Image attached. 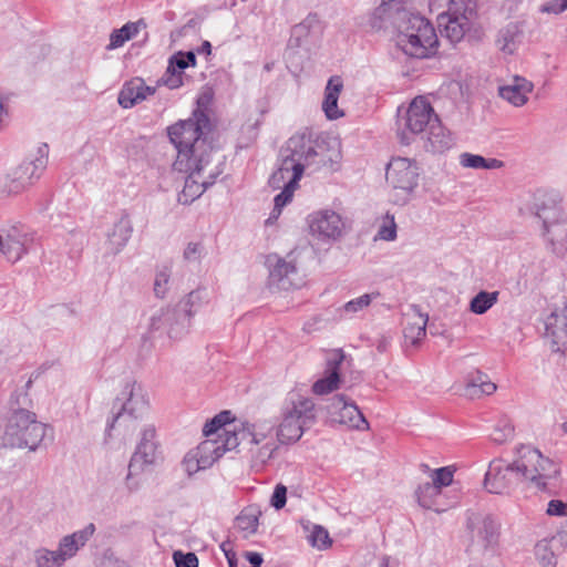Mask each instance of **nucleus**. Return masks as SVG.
Returning a JSON list of instances; mask_svg holds the SVG:
<instances>
[{
    "label": "nucleus",
    "mask_w": 567,
    "mask_h": 567,
    "mask_svg": "<svg viewBox=\"0 0 567 567\" xmlns=\"http://www.w3.org/2000/svg\"><path fill=\"white\" fill-rule=\"evenodd\" d=\"M208 126V116L196 110L189 118L167 127L169 141L177 150L175 171H188L195 162L206 163L212 159L213 147L204 137V131Z\"/></svg>",
    "instance_id": "f257e3e1"
},
{
    "label": "nucleus",
    "mask_w": 567,
    "mask_h": 567,
    "mask_svg": "<svg viewBox=\"0 0 567 567\" xmlns=\"http://www.w3.org/2000/svg\"><path fill=\"white\" fill-rule=\"evenodd\" d=\"M412 1L382 0L371 14V27L375 30L392 28L396 31V37L410 33L416 35L423 32V41L429 45L434 41L435 29L427 19L410 9L409 4Z\"/></svg>",
    "instance_id": "f03ea898"
},
{
    "label": "nucleus",
    "mask_w": 567,
    "mask_h": 567,
    "mask_svg": "<svg viewBox=\"0 0 567 567\" xmlns=\"http://www.w3.org/2000/svg\"><path fill=\"white\" fill-rule=\"evenodd\" d=\"M20 395L18 393L11 395V413L7 417L0 441L4 447H27L30 451H35L45 436L47 426L37 420L35 413L27 409L16 408V405H19Z\"/></svg>",
    "instance_id": "7ed1b4c3"
},
{
    "label": "nucleus",
    "mask_w": 567,
    "mask_h": 567,
    "mask_svg": "<svg viewBox=\"0 0 567 567\" xmlns=\"http://www.w3.org/2000/svg\"><path fill=\"white\" fill-rule=\"evenodd\" d=\"M316 422V405L311 398L290 391L280 410L276 437L281 444L296 443Z\"/></svg>",
    "instance_id": "20e7f679"
},
{
    "label": "nucleus",
    "mask_w": 567,
    "mask_h": 567,
    "mask_svg": "<svg viewBox=\"0 0 567 567\" xmlns=\"http://www.w3.org/2000/svg\"><path fill=\"white\" fill-rule=\"evenodd\" d=\"M514 460L516 475L530 487L547 491L550 482L559 474L557 464L530 445H520Z\"/></svg>",
    "instance_id": "39448f33"
},
{
    "label": "nucleus",
    "mask_w": 567,
    "mask_h": 567,
    "mask_svg": "<svg viewBox=\"0 0 567 567\" xmlns=\"http://www.w3.org/2000/svg\"><path fill=\"white\" fill-rule=\"evenodd\" d=\"M117 401L121 408L107 424L106 431L118 430L124 435L132 434L137 422L144 420L150 412L148 394L140 383L132 382L123 388Z\"/></svg>",
    "instance_id": "423d86ee"
},
{
    "label": "nucleus",
    "mask_w": 567,
    "mask_h": 567,
    "mask_svg": "<svg viewBox=\"0 0 567 567\" xmlns=\"http://www.w3.org/2000/svg\"><path fill=\"white\" fill-rule=\"evenodd\" d=\"M544 200L536 204L537 216L543 220L546 248L558 258L567 257V214L556 206L555 195L539 192Z\"/></svg>",
    "instance_id": "0eeeda50"
},
{
    "label": "nucleus",
    "mask_w": 567,
    "mask_h": 567,
    "mask_svg": "<svg viewBox=\"0 0 567 567\" xmlns=\"http://www.w3.org/2000/svg\"><path fill=\"white\" fill-rule=\"evenodd\" d=\"M95 533L94 524L90 523L84 528L63 536L56 549L40 547L34 550L33 559L37 567H62L65 561L74 558L81 548Z\"/></svg>",
    "instance_id": "6e6552de"
},
{
    "label": "nucleus",
    "mask_w": 567,
    "mask_h": 567,
    "mask_svg": "<svg viewBox=\"0 0 567 567\" xmlns=\"http://www.w3.org/2000/svg\"><path fill=\"white\" fill-rule=\"evenodd\" d=\"M420 169L416 163L405 157H394L386 166L385 178L392 188V200L404 206L412 200L419 187Z\"/></svg>",
    "instance_id": "1a4fd4ad"
},
{
    "label": "nucleus",
    "mask_w": 567,
    "mask_h": 567,
    "mask_svg": "<svg viewBox=\"0 0 567 567\" xmlns=\"http://www.w3.org/2000/svg\"><path fill=\"white\" fill-rule=\"evenodd\" d=\"M239 445L238 434L221 433L220 439H205L197 447L190 450L183 460L188 475L209 468L226 452Z\"/></svg>",
    "instance_id": "9d476101"
},
{
    "label": "nucleus",
    "mask_w": 567,
    "mask_h": 567,
    "mask_svg": "<svg viewBox=\"0 0 567 567\" xmlns=\"http://www.w3.org/2000/svg\"><path fill=\"white\" fill-rule=\"evenodd\" d=\"M203 290L197 288L190 291L181 300L175 309L161 311L151 319V329L154 331H166L169 338L179 339L188 330L193 308L202 299Z\"/></svg>",
    "instance_id": "9b49d317"
},
{
    "label": "nucleus",
    "mask_w": 567,
    "mask_h": 567,
    "mask_svg": "<svg viewBox=\"0 0 567 567\" xmlns=\"http://www.w3.org/2000/svg\"><path fill=\"white\" fill-rule=\"evenodd\" d=\"M159 460L161 452L156 441V430L153 425H146L141 432V439L128 463L125 482L130 492L136 491L140 486L134 477L147 467L157 464Z\"/></svg>",
    "instance_id": "f8f14e48"
},
{
    "label": "nucleus",
    "mask_w": 567,
    "mask_h": 567,
    "mask_svg": "<svg viewBox=\"0 0 567 567\" xmlns=\"http://www.w3.org/2000/svg\"><path fill=\"white\" fill-rule=\"evenodd\" d=\"M48 145L38 147L8 175L9 193L20 194L40 179L48 165Z\"/></svg>",
    "instance_id": "ddd939ff"
},
{
    "label": "nucleus",
    "mask_w": 567,
    "mask_h": 567,
    "mask_svg": "<svg viewBox=\"0 0 567 567\" xmlns=\"http://www.w3.org/2000/svg\"><path fill=\"white\" fill-rule=\"evenodd\" d=\"M544 338L553 351L567 349V295L565 292L551 298L548 313L544 318Z\"/></svg>",
    "instance_id": "4468645a"
},
{
    "label": "nucleus",
    "mask_w": 567,
    "mask_h": 567,
    "mask_svg": "<svg viewBox=\"0 0 567 567\" xmlns=\"http://www.w3.org/2000/svg\"><path fill=\"white\" fill-rule=\"evenodd\" d=\"M188 171H179L187 174L184 187L178 195V202L187 205L197 199L209 186L215 183V179L221 173L217 165H214L212 159L206 163L195 162Z\"/></svg>",
    "instance_id": "2eb2a0df"
},
{
    "label": "nucleus",
    "mask_w": 567,
    "mask_h": 567,
    "mask_svg": "<svg viewBox=\"0 0 567 567\" xmlns=\"http://www.w3.org/2000/svg\"><path fill=\"white\" fill-rule=\"evenodd\" d=\"M317 142L310 132L296 133L281 147L279 155L292 164H300L303 173L307 167L315 166L318 158Z\"/></svg>",
    "instance_id": "dca6fc26"
},
{
    "label": "nucleus",
    "mask_w": 567,
    "mask_h": 567,
    "mask_svg": "<svg viewBox=\"0 0 567 567\" xmlns=\"http://www.w3.org/2000/svg\"><path fill=\"white\" fill-rule=\"evenodd\" d=\"M499 545V523L486 515L473 528L471 550L485 558L496 555Z\"/></svg>",
    "instance_id": "f3484780"
},
{
    "label": "nucleus",
    "mask_w": 567,
    "mask_h": 567,
    "mask_svg": "<svg viewBox=\"0 0 567 567\" xmlns=\"http://www.w3.org/2000/svg\"><path fill=\"white\" fill-rule=\"evenodd\" d=\"M33 238L21 226L0 228V252L10 262L19 261L30 249Z\"/></svg>",
    "instance_id": "a211bd4d"
},
{
    "label": "nucleus",
    "mask_w": 567,
    "mask_h": 567,
    "mask_svg": "<svg viewBox=\"0 0 567 567\" xmlns=\"http://www.w3.org/2000/svg\"><path fill=\"white\" fill-rule=\"evenodd\" d=\"M519 480L516 475L515 464L506 463L502 458H494L488 464L484 477V487L493 494H504Z\"/></svg>",
    "instance_id": "6ab92c4d"
},
{
    "label": "nucleus",
    "mask_w": 567,
    "mask_h": 567,
    "mask_svg": "<svg viewBox=\"0 0 567 567\" xmlns=\"http://www.w3.org/2000/svg\"><path fill=\"white\" fill-rule=\"evenodd\" d=\"M308 225L311 235L319 240L338 239L344 227L341 216L331 209H322L310 214Z\"/></svg>",
    "instance_id": "aec40b11"
},
{
    "label": "nucleus",
    "mask_w": 567,
    "mask_h": 567,
    "mask_svg": "<svg viewBox=\"0 0 567 567\" xmlns=\"http://www.w3.org/2000/svg\"><path fill=\"white\" fill-rule=\"evenodd\" d=\"M327 409L333 422L357 430H367L369 427L359 408L352 401H348L344 395L332 398Z\"/></svg>",
    "instance_id": "412c9836"
},
{
    "label": "nucleus",
    "mask_w": 567,
    "mask_h": 567,
    "mask_svg": "<svg viewBox=\"0 0 567 567\" xmlns=\"http://www.w3.org/2000/svg\"><path fill=\"white\" fill-rule=\"evenodd\" d=\"M434 117L437 115L429 101L424 96H417L411 102L402 120L411 134H419L433 124Z\"/></svg>",
    "instance_id": "4be33fe9"
},
{
    "label": "nucleus",
    "mask_w": 567,
    "mask_h": 567,
    "mask_svg": "<svg viewBox=\"0 0 567 567\" xmlns=\"http://www.w3.org/2000/svg\"><path fill=\"white\" fill-rule=\"evenodd\" d=\"M324 377L317 380L312 385L313 393L318 395L328 394L339 388L340 369L346 359L341 349L329 350L326 353Z\"/></svg>",
    "instance_id": "5701e85b"
},
{
    "label": "nucleus",
    "mask_w": 567,
    "mask_h": 567,
    "mask_svg": "<svg viewBox=\"0 0 567 567\" xmlns=\"http://www.w3.org/2000/svg\"><path fill=\"white\" fill-rule=\"evenodd\" d=\"M133 224L127 213L123 212L106 234L104 243L105 254L115 256L120 254L132 237Z\"/></svg>",
    "instance_id": "b1692460"
},
{
    "label": "nucleus",
    "mask_w": 567,
    "mask_h": 567,
    "mask_svg": "<svg viewBox=\"0 0 567 567\" xmlns=\"http://www.w3.org/2000/svg\"><path fill=\"white\" fill-rule=\"evenodd\" d=\"M534 84L526 78L515 75L504 85L498 86V95L515 107L527 104Z\"/></svg>",
    "instance_id": "393cba45"
},
{
    "label": "nucleus",
    "mask_w": 567,
    "mask_h": 567,
    "mask_svg": "<svg viewBox=\"0 0 567 567\" xmlns=\"http://www.w3.org/2000/svg\"><path fill=\"white\" fill-rule=\"evenodd\" d=\"M316 153L318 158L315 168L329 167L337 171L342 159L341 142L334 136H324L318 140Z\"/></svg>",
    "instance_id": "a878e982"
},
{
    "label": "nucleus",
    "mask_w": 567,
    "mask_h": 567,
    "mask_svg": "<svg viewBox=\"0 0 567 567\" xmlns=\"http://www.w3.org/2000/svg\"><path fill=\"white\" fill-rule=\"evenodd\" d=\"M396 42L406 55L417 59H426L434 55L439 47L436 32H434V41H431L429 45L423 41V32L416 35L413 33L398 35Z\"/></svg>",
    "instance_id": "bb28decb"
},
{
    "label": "nucleus",
    "mask_w": 567,
    "mask_h": 567,
    "mask_svg": "<svg viewBox=\"0 0 567 567\" xmlns=\"http://www.w3.org/2000/svg\"><path fill=\"white\" fill-rule=\"evenodd\" d=\"M155 92L156 87L148 86L142 79L135 78L123 85L117 101L122 107L131 109L145 101L148 96L154 95Z\"/></svg>",
    "instance_id": "cd10ccee"
},
{
    "label": "nucleus",
    "mask_w": 567,
    "mask_h": 567,
    "mask_svg": "<svg viewBox=\"0 0 567 567\" xmlns=\"http://www.w3.org/2000/svg\"><path fill=\"white\" fill-rule=\"evenodd\" d=\"M300 164H292L288 159L279 155V164L276 172L269 178V185L279 189L286 186L298 187V183L302 177Z\"/></svg>",
    "instance_id": "c85d7f7f"
},
{
    "label": "nucleus",
    "mask_w": 567,
    "mask_h": 567,
    "mask_svg": "<svg viewBox=\"0 0 567 567\" xmlns=\"http://www.w3.org/2000/svg\"><path fill=\"white\" fill-rule=\"evenodd\" d=\"M274 429L275 426L269 420H260L244 426L241 439L247 440L248 446L275 443L278 440L274 436Z\"/></svg>",
    "instance_id": "c756f323"
},
{
    "label": "nucleus",
    "mask_w": 567,
    "mask_h": 567,
    "mask_svg": "<svg viewBox=\"0 0 567 567\" xmlns=\"http://www.w3.org/2000/svg\"><path fill=\"white\" fill-rule=\"evenodd\" d=\"M496 389V384L492 382L489 377L480 370L472 371L466 375L464 394L470 399L491 395Z\"/></svg>",
    "instance_id": "7c9ffc66"
},
{
    "label": "nucleus",
    "mask_w": 567,
    "mask_h": 567,
    "mask_svg": "<svg viewBox=\"0 0 567 567\" xmlns=\"http://www.w3.org/2000/svg\"><path fill=\"white\" fill-rule=\"evenodd\" d=\"M439 27L443 37L449 39L452 43L460 42L465 33L471 29L472 21L468 18H456L450 16L439 14Z\"/></svg>",
    "instance_id": "2f4dec72"
},
{
    "label": "nucleus",
    "mask_w": 567,
    "mask_h": 567,
    "mask_svg": "<svg viewBox=\"0 0 567 567\" xmlns=\"http://www.w3.org/2000/svg\"><path fill=\"white\" fill-rule=\"evenodd\" d=\"M343 89V82L339 76H331L324 89L322 110L329 120H337L344 115L338 107V100Z\"/></svg>",
    "instance_id": "473e14b6"
},
{
    "label": "nucleus",
    "mask_w": 567,
    "mask_h": 567,
    "mask_svg": "<svg viewBox=\"0 0 567 567\" xmlns=\"http://www.w3.org/2000/svg\"><path fill=\"white\" fill-rule=\"evenodd\" d=\"M429 317L423 315L416 307L406 315V323L403 330L405 342L416 346L426 334V324Z\"/></svg>",
    "instance_id": "72a5a7b5"
},
{
    "label": "nucleus",
    "mask_w": 567,
    "mask_h": 567,
    "mask_svg": "<svg viewBox=\"0 0 567 567\" xmlns=\"http://www.w3.org/2000/svg\"><path fill=\"white\" fill-rule=\"evenodd\" d=\"M454 144L452 134L441 124L439 117H434L429 127L425 147L433 153H443Z\"/></svg>",
    "instance_id": "f704fd0d"
},
{
    "label": "nucleus",
    "mask_w": 567,
    "mask_h": 567,
    "mask_svg": "<svg viewBox=\"0 0 567 567\" xmlns=\"http://www.w3.org/2000/svg\"><path fill=\"white\" fill-rule=\"evenodd\" d=\"M266 266L269 270V277L272 282L291 280L297 274V267L291 260L288 261L276 254L268 255Z\"/></svg>",
    "instance_id": "c9c22d12"
},
{
    "label": "nucleus",
    "mask_w": 567,
    "mask_h": 567,
    "mask_svg": "<svg viewBox=\"0 0 567 567\" xmlns=\"http://www.w3.org/2000/svg\"><path fill=\"white\" fill-rule=\"evenodd\" d=\"M522 29L518 23L511 22L498 31L496 45L505 54H513L522 39Z\"/></svg>",
    "instance_id": "e433bc0d"
},
{
    "label": "nucleus",
    "mask_w": 567,
    "mask_h": 567,
    "mask_svg": "<svg viewBox=\"0 0 567 567\" xmlns=\"http://www.w3.org/2000/svg\"><path fill=\"white\" fill-rule=\"evenodd\" d=\"M262 512L256 504L246 506L236 517V527L244 533V537L254 535L259 525V518Z\"/></svg>",
    "instance_id": "4c0bfd02"
},
{
    "label": "nucleus",
    "mask_w": 567,
    "mask_h": 567,
    "mask_svg": "<svg viewBox=\"0 0 567 567\" xmlns=\"http://www.w3.org/2000/svg\"><path fill=\"white\" fill-rule=\"evenodd\" d=\"M207 439H220L221 433L238 434L235 424L230 421V412L225 411L217 414L203 429Z\"/></svg>",
    "instance_id": "58836bf2"
},
{
    "label": "nucleus",
    "mask_w": 567,
    "mask_h": 567,
    "mask_svg": "<svg viewBox=\"0 0 567 567\" xmlns=\"http://www.w3.org/2000/svg\"><path fill=\"white\" fill-rule=\"evenodd\" d=\"M278 447V442L249 446L248 453L252 468L258 471L264 468L274 458Z\"/></svg>",
    "instance_id": "ea45409f"
},
{
    "label": "nucleus",
    "mask_w": 567,
    "mask_h": 567,
    "mask_svg": "<svg viewBox=\"0 0 567 567\" xmlns=\"http://www.w3.org/2000/svg\"><path fill=\"white\" fill-rule=\"evenodd\" d=\"M460 164L463 167L474 169H497L504 166V163L497 158H485L481 155L472 153L461 154Z\"/></svg>",
    "instance_id": "a19ab883"
},
{
    "label": "nucleus",
    "mask_w": 567,
    "mask_h": 567,
    "mask_svg": "<svg viewBox=\"0 0 567 567\" xmlns=\"http://www.w3.org/2000/svg\"><path fill=\"white\" fill-rule=\"evenodd\" d=\"M141 24H143L142 21L127 22L121 29L114 30L110 35L107 49L114 50L124 45L126 41L131 40L138 33Z\"/></svg>",
    "instance_id": "79ce46f5"
},
{
    "label": "nucleus",
    "mask_w": 567,
    "mask_h": 567,
    "mask_svg": "<svg viewBox=\"0 0 567 567\" xmlns=\"http://www.w3.org/2000/svg\"><path fill=\"white\" fill-rule=\"evenodd\" d=\"M440 494L441 491L432 482L420 484L415 492L417 503L422 507L434 509L435 512H440V508L436 507V497L440 496Z\"/></svg>",
    "instance_id": "37998d69"
},
{
    "label": "nucleus",
    "mask_w": 567,
    "mask_h": 567,
    "mask_svg": "<svg viewBox=\"0 0 567 567\" xmlns=\"http://www.w3.org/2000/svg\"><path fill=\"white\" fill-rule=\"evenodd\" d=\"M443 16L468 18L475 17V3L472 0H447V9L442 12Z\"/></svg>",
    "instance_id": "c03bdc74"
},
{
    "label": "nucleus",
    "mask_w": 567,
    "mask_h": 567,
    "mask_svg": "<svg viewBox=\"0 0 567 567\" xmlns=\"http://www.w3.org/2000/svg\"><path fill=\"white\" fill-rule=\"evenodd\" d=\"M498 291H480L470 302V310L476 315L485 313L498 300Z\"/></svg>",
    "instance_id": "a18cd8bd"
},
{
    "label": "nucleus",
    "mask_w": 567,
    "mask_h": 567,
    "mask_svg": "<svg viewBox=\"0 0 567 567\" xmlns=\"http://www.w3.org/2000/svg\"><path fill=\"white\" fill-rule=\"evenodd\" d=\"M515 427L507 416H501L494 425L491 439L496 444H504L513 440Z\"/></svg>",
    "instance_id": "49530a36"
},
{
    "label": "nucleus",
    "mask_w": 567,
    "mask_h": 567,
    "mask_svg": "<svg viewBox=\"0 0 567 567\" xmlns=\"http://www.w3.org/2000/svg\"><path fill=\"white\" fill-rule=\"evenodd\" d=\"M535 556L543 567L556 566V556L549 539H542L535 545Z\"/></svg>",
    "instance_id": "de8ad7c7"
},
{
    "label": "nucleus",
    "mask_w": 567,
    "mask_h": 567,
    "mask_svg": "<svg viewBox=\"0 0 567 567\" xmlns=\"http://www.w3.org/2000/svg\"><path fill=\"white\" fill-rule=\"evenodd\" d=\"M308 542L312 547L319 550H324L331 546V539L326 528L315 525L308 535Z\"/></svg>",
    "instance_id": "09e8293b"
},
{
    "label": "nucleus",
    "mask_w": 567,
    "mask_h": 567,
    "mask_svg": "<svg viewBox=\"0 0 567 567\" xmlns=\"http://www.w3.org/2000/svg\"><path fill=\"white\" fill-rule=\"evenodd\" d=\"M396 238V224L393 215L386 214L379 227L375 239L393 241Z\"/></svg>",
    "instance_id": "8fccbe9b"
},
{
    "label": "nucleus",
    "mask_w": 567,
    "mask_h": 567,
    "mask_svg": "<svg viewBox=\"0 0 567 567\" xmlns=\"http://www.w3.org/2000/svg\"><path fill=\"white\" fill-rule=\"evenodd\" d=\"M379 293H364L355 299H352L348 301L343 306V310L347 313H355L358 311H361L362 309L367 308L372 299L377 298Z\"/></svg>",
    "instance_id": "3c124183"
},
{
    "label": "nucleus",
    "mask_w": 567,
    "mask_h": 567,
    "mask_svg": "<svg viewBox=\"0 0 567 567\" xmlns=\"http://www.w3.org/2000/svg\"><path fill=\"white\" fill-rule=\"evenodd\" d=\"M298 187H282L281 193H279L275 199V207L272 210V217H278L281 213V209L292 199L293 193Z\"/></svg>",
    "instance_id": "603ef678"
},
{
    "label": "nucleus",
    "mask_w": 567,
    "mask_h": 567,
    "mask_svg": "<svg viewBox=\"0 0 567 567\" xmlns=\"http://www.w3.org/2000/svg\"><path fill=\"white\" fill-rule=\"evenodd\" d=\"M453 482V471L449 467H441L434 471L432 483L441 491L443 486H449Z\"/></svg>",
    "instance_id": "864d4df0"
},
{
    "label": "nucleus",
    "mask_w": 567,
    "mask_h": 567,
    "mask_svg": "<svg viewBox=\"0 0 567 567\" xmlns=\"http://www.w3.org/2000/svg\"><path fill=\"white\" fill-rule=\"evenodd\" d=\"M173 559L176 567H197L198 558L194 553L184 554L179 550L174 551Z\"/></svg>",
    "instance_id": "5fc2aeb1"
},
{
    "label": "nucleus",
    "mask_w": 567,
    "mask_h": 567,
    "mask_svg": "<svg viewBox=\"0 0 567 567\" xmlns=\"http://www.w3.org/2000/svg\"><path fill=\"white\" fill-rule=\"evenodd\" d=\"M158 84H163L169 89H178L183 85V73L178 71L166 70L165 74L158 81Z\"/></svg>",
    "instance_id": "6e6d98bb"
},
{
    "label": "nucleus",
    "mask_w": 567,
    "mask_h": 567,
    "mask_svg": "<svg viewBox=\"0 0 567 567\" xmlns=\"http://www.w3.org/2000/svg\"><path fill=\"white\" fill-rule=\"evenodd\" d=\"M286 503L287 487L282 484H277L270 498V505L276 509H281L285 507Z\"/></svg>",
    "instance_id": "4d7b16f0"
},
{
    "label": "nucleus",
    "mask_w": 567,
    "mask_h": 567,
    "mask_svg": "<svg viewBox=\"0 0 567 567\" xmlns=\"http://www.w3.org/2000/svg\"><path fill=\"white\" fill-rule=\"evenodd\" d=\"M204 250L200 243H189L184 250V259L189 262H197L203 257Z\"/></svg>",
    "instance_id": "13d9d810"
},
{
    "label": "nucleus",
    "mask_w": 567,
    "mask_h": 567,
    "mask_svg": "<svg viewBox=\"0 0 567 567\" xmlns=\"http://www.w3.org/2000/svg\"><path fill=\"white\" fill-rule=\"evenodd\" d=\"M567 10V0H549L543 3L539 11L549 14H559Z\"/></svg>",
    "instance_id": "bf43d9fd"
},
{
    "label": "nucleus",
    "mask_w": 567,
    "mask_h": 567,
    "mask_svg": "<svg viewBox=\"0 0 567 567\" xmlns=\"http://www.w3.org/2000/svg\"><path fill=\"white\" fill-rule=\"evenodd\" d=\"M546 514L549 516L567 517V503L560 499H551L547 504Z\"/></svg>",
    "instance_id": "052dcab7"
},
{
    "label": "nucleus",
    "mask_w": 567,
    "mask_h": 567,
    "mask_svg": "<svg viewBox=\"0 0 567 567\" xmlns=\"http://www.w3.org/2000/svg\"><path fill=\"white\" fill-rule=\"evenodd\" d=\"M187 66V62H185V58H183V52H178L169 59L168 71H178L183 73Z\"/></svg>",
    "instance_id": "680f3d73"
},
{
    "label": "nucleus",
    "mask_w": 567,
    "mask_h": 567,
    "mask_svg": "<svg viewBox=\"0 0 567 567\" xmlns=\"http://www.w3.org/2000/svg\"><path fill=\"white\" fill-rule=\"evenodd\" d=\"M245 558L250 563L251 567H260L264 561L261 554L256 551H247Z\"/></svg>",
    "instance_id": "e2e57ef3"
},
{
    "label": "nucleus",
    "mask_w": 567,
    "mask_h": 567,
    "mask_svg": "<svg viewBox=\"0 0 567 567\" xmlns=\"http://www.w3.org/2000/svg\"><path fill=\"white\" fill-rule=\"evenodd\" d=\"M169 279V271L167 267H164L163 270L158 271L155 278L154 284H167Z\"/></svg>",
    "instance_id": "0e129e2a"
},
{
    "label": "nucleus",
    "mask_w": 567,
    "mask_h": 567,
    "mask_svg": "<svg viewBox=\"0 0 567 567\" xmlns=\"http://www.w3.org/2000/svg\"><path fill=\"white\" fill-rule=\"evenodd\" d=\"M7 116H8V110L4 105L3 97L0 95V127L2 126Z\"/></svg>",
    "instance_id": "69168bd1"
},
{
    "label": "nucleus",
    "mask_w": 567,
    "mask_h": 567,
    "mask_svg": "<svg viewBox=\"0 0 567 567\" xmlns=\"http://www.w3.org/2000/svg\"><path fill=\"white\" fill-rule=\"evenodd\" d=\"M183 58H185V62H187V65H195L196 56L194 52L189 51L187 53H183Z\"/></svg>",
    "instance_id": "338daca9"
},
{
    "label": "nucleus",
    "mask_w": 567,
    "mask_h": 567,
    "mask_svg": "<svg viewBox=\"0 0 567 567\" xmlns=\"http://www.w3.org/2000/svg\"><path fill=\"white\" fill-rule=\"evenodd\" d=\"M221 548L223 550L225 551V555L228 559V564H229V567H236V564H235V554H230L229 551L226 550L225 548V544L221 545Z\"/></svg>",
    "instance_id": "774afa93"
}]
</instances>
